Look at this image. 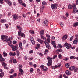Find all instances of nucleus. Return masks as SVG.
I'll return each instance as SVG.
<instances>
[{
    "label": "nucleus",
    "mask_w": 78,
    "mask_h": 78,
    "mask_svg": "<svg viewBox=\"0 0 78 78\" xmlns=\"http://www.w3.org/2000/svg\"><path fill=\"white\" fill-rule=\"evenodd\" d=\"M57 57V55H55L52 58L48 57H47V59L48 60V62L47 63V66L48 67H50L51 65H52V59H55V58Z\"/></svg>",
    "instance_id": "obj_1"
},
{
    "label": "nucleus",
    "mask_w": 78,
    "mask_h": 78,
    "mask_svg": "<svg viewBox=\"0 0 78 78\" xmlns=\"http://www.w3.org/2000/svg\"><path fill=\"white\" fill-rule=\"evenodd\" d=\"M1 39L2 41L4 42V41H6V42H8V41H9L10 38H8V36L6 35H2L1 36Z\"/></svg>",
    "instance_id": "obj_2"
},
{
    "label": "nucleus",
    "mask_w": 78,
    "mask_h": 78,
    "mask_svg": "<svg viewBox=\"0 0 78 78\" xmlns=\"http://www.w3.org/2000/svg\"><path fill=\"white\" fill-rule=\"evenodd\" d=\"M11 47L13 51H16L18 50V45L17 44H16L15 46L12 45Z\"/></svg>",
    "instance_id": "obj_3"
},
{
    "label": "nucleus",
    "mask_w": 78,
    "mask_h": 78,
    "mask_svg": "<svg viewBox=\"0 0 78 78\" xmlns=\"http://www.w3.org/2000/svg\"><path fill=\"white\" fill-rule=\"evenodd\" d=\"M40 67L42 70H43V71H44V72H46V71L47 70V69H48L47 67L44 66L43 65H41Z\"/></svg>",
    "instance_id": "obj_4"
},
{
    "label": "nucleus",
    "mask_w": 78,
    "mask_h": 78,
    "mask_svg": "<svg viewBox=\"0 0 78 78\" xmlns=\"http://www.w3.org/2000/svg\"><path fill=\"white\" fill-rule=\"evenodd\" d=\"M51 6L53 9H56L58 8V4H53L51 5Z\"/></svg>",
    "instance_id": "obj_5"
},
{
    "label": "nucleus",
    "mask_w": 78,
    "mask_h": 78,
    "mask_svg": "<svg viewBox=\"0 0 78 78\" xmlns=\"http://www.w3.org/2000/svg\"><path fill=\"white\" fill-rule=\"evenodd\" d=\"M44 22L43 23V25H48V20H47V19H45L44 20Z\"/></svg>",
    "instance_id": "obj_6"
},
{
    "label": "nucleus",
    "mask_w": 78,
    "mask_h": 78,
    "mask_svg": "<svg viewBox=\"0 0 78 78\" xmlns=\"http://www.w3.org/2000/svg\"><path fill=\"white\" fill-rule=\"evenodd\" d=\"M44 44H45L47 48H48V49H50L51 48H50L49 43L47 42V41H44Z\"/></svg>",
    "instance_id": "obj_7"
},
{
    "label": "nucleus",
    "mask_w": 78,
    "mask_h": 78,
    "mask_svg": "<svg viewBox=\"0 0 78 78\" xmlns=\"http://www.w3.org/2000/svg\"><path fill=\"white\" fill-rule=\"evenodd\" d=\"M77 8L76 7H74L73 8V14H75L77 12Z\"/></svg>",
    "instance_id": "obj_8"
},
{
    "label": "nucleus",
    "mask_w": 78,
    "mask_h": 78,
    "mask_svg": "<svg viewBox=\"0 0 78 78\" xmlns=\"http://www.w3.org/2000/svg\"><path fill=\"white\" fill-rule=\"evenodd\" d=\"M16 52H14L13 53L12 52L9 53V55L11 56H16Z\"/></svg>",
    "instance_id": "obj_9"
},
{
    "label": "nucleus",
    "mask_w": 78,
    "mask_h": 78,
    "mask_svg": "<svg viewBox=\"0 0 78 78\" xmlns=\"http://www.w3.org/2000/svg\"><path fill=\"white\" fill-rule=\"evenodd\" d=\"M13 17L14 20H16L18 19V16L16 14H14L13 15Z\"/></svg>",
    "instance_id": "obj_10"
},
{
    "label": "nucleus",
    "mask_w": 78,
    "mask_h": 78,
    "mask_svg": "<svg viewBox=\"0 0 78 78\" xmlns=\"http://www.w3.org/2000/svg\"><path fill=\"white\" fill-rule=\"evenodd\" d=\"M78 40L77 38H76L73 41L74 44H76L78 43Z\"/></svg>",
    "instance_id": "obj_11"
},
{
    "label": "nucleus",
    "mask_w": 78,
    "mask_h": 78,
    "mask_svg": "<svg viewBox=\"0 0 78 78\" xmlns=\"http://www.w3.org/2000/svg\"><path fill=\"white\" fill-rule=\"evenodd\" d=\"M5 2H7L8 3V5H9V6H11L12 3L11 1H9L8 0H5Z\"/></svg>",
    "instance_id": "obj_12"
},
{
    "label": "nucleus",
    "mask_w": 78,
    "mask_h": 78,
    "mask_svg": "<svg viewBox=\"0 0 78 78\" xmlns=\"http://www.w3.org/2000/svg\"><path fill=\"white\" fill-rule=\"evenodd\" d=\"M65 73L66 75H71V73L68 70H67L65 72Z\"/></svg>",
    "instance_id": "obj_13"
},
{
    "label": "nucleus",
    "mask_w": 78,
    "mask_h": 78,
    "mask_svg": "<svg viewBox=\"0 0 78 78\" xmlns=\"http://www.w3.org/2000/svg\"><path fill=\"white\" fill-rule=\"evenodd\" d=\"M78 22H77L74 23V24L73 25V26L74 27H76L78 26Z\"/></svg>",
    "instance_id": "obj_14"
},
{
    "label": "nucleus",
    "mask_w": 78,
    "mask_h": 78,
    "mask_svg": "<svg viewBox=\"0 0 78 78\" xmlns=\"http://www.w3.org/2000/svg\"><path fill=\"white\" fill-rule=\"evenodd\" d=\"M16 55L18 57L20 56V52L19 50L16 51Z\"/></svg>",
    "instance_id": "obj_15"
},
{
    "label": "nucleus",
    "mask_w": 78,
    "mask_h": 78,
    "mask_svg": "<svg viewBox=\"0 0 78 78\" xmlns=\"http://www.w3.org/2000/svg\"><path fill=\"white\" fill-rule=\"evenodd\" d=\"M3 76H4V72H2L0 73V77L2 78V77H3Z\"/></svg>",
    "instance_id": "obj_16"
},
{
    "label": "nucleus",
    "mask_w": 78,
    "mask_h": 78,
    "mask_svg": "<svg viewBox=\"0 0 78 78\" xmlns=\"http://www.w3.org/2000/svg\"><path fill=\"white\" fill-rule=\"evenodd\" d=\"M41 39H42L43 40H46V38L43 35H41Z\"/></svg>",
    "instance_id": "obj_17"
},
{
    "label": "nucleus",
    "mask_w": 78,
    "mask_h": 78,
    "mask_svg": "<svg viewBox=\"0 0 78 78\" xmlns=\"http://www.w3.org/2000/svg\"><path fill=\"white\" fill-rule=\"evenodd\" d=\"M8 42H9L8 43V45L9 46H11V41H10V39L9 41H8Z\"/></svg>",
    "instance_id": "obj_18"
},
{
    "label": "nucleus",
    "mask_w": 78,
    "mask_h": 78,
    "mask_svg": "<svg viewBox=\"0 0 78 78\" xmlns=\"http://www.w3.org/2000/svg\"><path fill=\"white\" fill-rule=\"evenodd\" d=\"M72 47V46H71V45L69 44L66 46L67 49H70V48H71Z\"/></svg>",
    "instance_id": "obj_19"
},
{
    "label": "nucleus",
    "mask_w": 78,
    "mask_h": 78,
    "mask_svg": "<svg viewBox=\"0 0 78 78\" xmlns=\"http://www.w3.org/2000/svg\"><path fill=\"white\" fill-rule=\"evenodd\" d=\"M6 20L5 19H2L1 20V22L2 23H4L5 22H6Z\"/></svg>",
    "instance_id": "obj_20"
},
{
    "label": "nucleus",
    "mask_w": 78,
    "mask_h": 78,
    "mask_svg": "<svg viewBox=\"0 0 78 78\" xmlns=\"http://www.w3.org/2000/svg\"><path fill=\"white\" fill-rule=\"evenodd\" d=\"M44 30L41 31L40 32V34L41 36H43L44 35Z\"/></svg>",
    "instance_id": "obj_21"
},
{
    "label": "nucleus",
    "mask_w": 78,
    "mask_h": 78,
    "mask_svg": "<svg viewBox=\"0 0 78 78\" xmlns=\"http://www.w3.org/2000/svg\"><path fill=\"white\" fill-rule=\"evenodd\" d=\"M69 66H70V64H69V63H66L65 64V66L67 68H69Z\"/></svg>",
    "instance_id": "obj_22"
},
{
    "label": "nucleus",
    "mask_w": 78,
    "mask_h": 78,
    "mask_svg": "<svg viewBox=\"0 0 78 78\" xmlns=\"http://www.w3.org/2000/svg\"><path fill=\"white\" fill-rule=\"evenodd\" d=\"M72 5L69 4L68 5L69 9H72Z\"/></svg>",
    "instance_id": "obj_23"
},
{
    "label": "nucleus",
    "mask_w": 78,
    "mask_h": 78,
    "mask_svg": "<svg viewBox=\"0 0 78 78\" xmlns=\"http://www.w3.org/2000/svg\"><path fill=\"white\" fill-rule=\"evenodd\" d=\"M58 56L59 59H61V58H62V56L61 54H58Z\"/></svg>",
    "instance_id": "obj_24"
},
{
    "label": "nucleus",
    "mask_w": 78,
    "mask_h": 78,
    "mask_svg": "<svg viewBox=\"0 0 78 78\" xmlns=\"http://www.w3.org/2000/svg\"><path fill=\"white\" fill-rule=\"evenodd\" d=\"M5 61V58H3L2 57H1L0 58V61L2 62V61Z\"/></svg>",
    "instance_id": "obj_25"
},
{
    "label": "nucleus",
    "mask_w": 78,
    "mask_h": 78,
    "mask_svg": "<svg viewBox=\"0 0 78 78\" xmlns=\"http://www.w3.org/2000/svg\"><path fill=\"white\" fill-rule=\"evenodd\" d=\"M22 42H20L19 43V47H22Z\"/></svg>",
    "instance_id": "obj_26"
},
{
    "label": "nucleus",
    "mask_w": 78,
    "mask_h": 78,
    "mask_svg": "<svg viewBox=\"0 0 78 78\" xmlns=\"http://www.w3.org/2000/svg\"><path fill=\"white\" fill-rule=\"evenodd\" d=\"M20 36L23 37H25V34H24V33H21Z\"/></svg>",
    "instance_id": "obj_27"
},
{
    "label": "nucleus",
    "mask_w": 78,
    "mask_h": 78,
    "mask_svg": "<svg viewBox=\"0 0 78 78\" xmlns=\"http://www.w3.org/2000/svg\"><path fill=\"white\" fill-rule=\"evenodd\" d=\"M3 55L4 56H8V54H7L5 52H4L3 53Z\"/></svg>",
    "instance_id": "obj_28"
},
{
    "label": "nucleus",
    "mask_w": 78,
    "mask_h": 78,
    "mask_svg": "<svg viewBox=\"0 0 78 78\" xmlns=\"http://www.w3.org/2000/svg\"><path fill=\"white\" fill-rule=\"evenodd\" d=\"M21 34V31H19L18 32V36H20Z\"/></svg>",
    "instance_id": "obj_29"
},
{
    "label": "nucleus",
    "mask_w": 78,
    "mask_h": 78,
    "mask_svg": "<svg viewBox=\"0 0 78 78\" xmlns=\"http://www.w3.org/2000/svg\"><path fill=\"white\" fill-rule=\"evenodd\" d=\"M57 51H58L59 52H60L61 53V52H62V50L61 49H57Z\"/></svg>",
    "instance_id": "obj_30"
},
{
    "label": "nucleus",
    "mask_w": 78,
    "mask_h": 78,
    "mask_svg": "<svg viewBox=\"0 0 78 78\" xmlns=\"http://www.w3.org/2000/svg\"><path fill=\"white\" fill-rule=\"evenodd\" d=\"M75 58H76V57L73 56H71L70 57V59H75Z\"/></svg>",
    "instance_id": "obj_31"
},
{
    "label": "nucleus",
    "mask_w": 78,
    "mask_h": 78,
    "mask_svg": "<svg viewBox=\"0 0 78 78\" xmlns=\"http://www.w3.org/2000/svg\"><path fill=\"white\" fill-rule=\"evenodd\" d=\"M60 24L61 27H64V23H62V22H60Z\"/></svg>",
    "instance_id": "obj_32"
},
{
    "label": "nucleus",
    "mask_w": 78,
    "mask_h": 78,
    "mask_svg": "<svg viewBox=\"0 0 78 78\" xmlns=\"http://www.w3.org/2000/svg\"><path fill=\"white\" fill-rule=\"evenodd\" d=\"M51 42L52 45H55V41H51Z\"/></svg>",
    "instance_id": "obj_33"
},
{
    "label": "nucleus",
    "mask_w": 78,
    "mask_h": 78,
    "mask_svg": "<svg viewBox=\"0 0 78 78\" xmlns=\"http://www.w3.org/2000/svg\"><path fill=\"white\" fill-rule=\"evenodd\" d=\"M29 33H31L32 34H34V31H32L31 30H30L29 31Z\"/></svg>",
    "instance_id": "obj_34"
},
{
    "label": "nucleus",
    "mask_w": 78,
    "mask_h": 78,
    "mask_svg": "<svg viewBox=\"0 0 78 78\" xmlns=\"http://www.w3.org/2000/svg\"><path fill=\"white\" fill-rule=\"evenodd\" d=\"M31 42L33 45H35V41H34V40L32 41Z\"/></svg>",
    "instance_id": "obj_35"
},
{
    "label": "nucleus",
    "mask_w": 78,
    "mask_h": 78,
    "mask_svg": "<svg viewBox=\"0 0 78 78\" xmlns=\"http://www.w3.org/2000/svg\"><path fill=\"white\" fill-rule=\"evenodd\" d=\"M2 66H6L7 65V64H6L4 62H2Z\"/></svg>",
    "instance_id": "obj_36"
},
{
    "label": "nucleus",
    "mask_w": 78,
    "mask_h": 78,
    "mask_svg": "<svg viewBox=\"0 0 78 78\" xmlns=\"http://www.w3.org/2000/svg\"><path fill=\"white\" fill-rule=\"evenodd\" d=\"M69 44L67 43H65L64 45L65 47H67Z\"/></svg>",
    "instance_id": "obj_37"
},
{
    "label": "nucleus",
    "mask_w": 78,
    "mask_h": 78,
    "mask_svg": "<svg viewBox=\"0 0 78 78\" xmlns=\"http://www.w3.org/2000/svg\"><path fill=\"white\" fill-rule=\"evenodd\" d=\"M17 28H18V29L19 30H22V27L19 26H17Z\"/></svg>",
    "instance_id": "obj_38"
},
{
    "label": "nucleus",
    "mask_w": 78,
    "mask_h": 78,
    "mask_svg": "<svg viewBox=\"0 0 78 78\" xmlns=\"http://www.w3.org/2000/svg\"><path fill=\"white\" fill-rule=\"evenodd\" d=\"M42 4L43 5H47V3L45 1L42 2Z\"/></svg>",
    "instance_id": "obj_39"
},
{
    "label": "nucleus",
    "mask_w": 78,
    "mask_h": 78,
    "mask_svg": "<svg viewBox=\"0 0 78 78\" xmlns=\"http://www.w3.org/2000/svg\"><path fill=\"white\" fill-rule=\"evenodd\" d=\"M23 72H20L19 73V75H23Z\"/></svg>",
    "instance_id": "obj_40"
},
{
    "label": "nucleus",
    "mask_w": 78,
    "mask_h": 78,
    "mask_svg": "<svg viewBox=\"0 0 78 78\" xmlns=\"http://www.w3.org/2000/svg\"><path fill=\"white\" fill-rule=\"evenodd\" d=\"M78 68H75L74 69V72H77V71H78Z\"/></svg>",
    "instance_id": "obj_41"
},
{
    "label": "nucleus",
    "mask_w": 78,
    "mask_h": 78,
    "mask_svg": "<svg viewBox=\"0 0 78 78\" xmlns=\"http://www.w3.org/2000/svg\"><path fill=\"white\" fill-rule=\"evenodd\" d=\"M9 73H14V70L12 69L11 71L9 72Z\"/></svg>",
    "instance_id": "obj_42"
},
{
    "label": "nucleus",
    "mask_w": 78,
    "mask_h": 78,
    "mask_svg": "<svg viewBox=\"0 0 78 78\" xmlns=\"http://www.w3.org/2000/svg\"><path fill=\"white\" fill-rule=\"evenodd\" d=\"M13 62L14 64H16V63H17V61H16V59L13 60Z\"/></svg>",
    "instance_id": "obj_43"
},
{
    "label": "nucleus",
    "mask_w": 78,
    "mask_h": 78,
    "mask_svg": "<svg viewBox=\"0 0 78 78\" xmlns=\"http://www.w3.org/2000/svg\"><path fill=\"white\" fill-rule=\"evenodd\" d=\"M30 73H31V72H33V68H31L30 69Z\"/></svg>",
    "instance_id": "obj_44"
},
{
    "label": "nucleus",
    "mask_w": 78,
    "mask_h": 78,
    "mask_svg": "<svg viewBox=\"0 0 78 78\" xmlns=\"http://www.w3.org/2000/svg\"><path fill=\"white\" fill-rule=\"evenodd\" d=\"M46 36L47 37H48V38H50V36L48 34H46Z\"/></svg>",
    "instance_id": "obj_45"
},
{
    "label": "nucleus",
    "mask_w": 78,
    "mask_h": 78,
    "mask_svg": "<svg viewBox=\"0 0 78 78\" xmlns=\"http://www.w3.org/2000/svg\"><path fill=\"white\" fill-rule=\"evenodd\" d=\"M66 15L67 17H69V13H66Z\"/></svg>",
    "instance_id": "obj_46"
},
{
    "label": "nucleus",
    "mask_w": 78,
    "mask_h": 78,
    "mask_svg": "<svg viewBox=\"0 0 78 78\" xmlns=\"http://www.w3.org/2000/svg\"><path fill=\"white\" fill-rule=\"evenodd\" d=\"M12 60L11 59L9 61V63H12Z\"/></svg>",
    "instance_id": "obj_47"
},
{
    "label": "nucleus",
    "mask_w": 78,
    "mask_h": 78,
    "mask_svg": "<svg viewBox=\"0 0 78 78\" xmlns=\"http://www.w3.org/2000/svg\"><path fill=\"white\" fill-rule=\"evenodd\" d=\"M33 53V50H31V51H29V53L30 54V53Z\"/></svg>",
    "instance_id": "obj_48"
},
{
    "label": "nucleus",
    "mask_w": 78,
    "mask_h": 78,
    "mask_svg": "<svg viewBox=\"0 0 78 78\" xmlns=\"http://www.w3.org/2000/svg\"><path fill=\"white\" fill-rule=\"evenodd\" d=\"M58 46L59 48H62V47L61 44H58Z\"/></svg>",
    "instance_id": "obj_49"
},
{
    "label": "nucleus",
    "mask_w": 78,
    "mask_h": 78,
    "mask_svg": "<svg viewBox=\"0 0 78 78\" xmlns=\"http://www.w3.org/2000/svg\"><path fill=\"white\" fill-rule=\"evenodd\" d=\"M22 65H19V68H20V69H22Z\"/></svg>",
    "instance_id": "obj_50"
},
{
    "label": "nucleus",
    "mask_w": 78,
    "mask_h": 78,
    "mask_svg": "<svg viewBox=\"0 0 78 78\" xmlns=\"http://www.w3.org/2000/svg\"><path fill=\"white\" fill-rule=\"evenodd\" d=\"M19 70L20 72H23V70H22V69H19Z\"/></svg>",
    "instance_id": "obj_51"
},
{
    "label": "nucleus",
    "mask_w": 78,
    "mask_h": 78,
    "mask_svg": "<svg viewBox=\"0 0 78 78\" xmlns=\"http://www.w3.org/2000/svg\"><path fill=\"white\" fill-rule=\"evenodd\" d=\"M75 7H76V5L75 4H73L72 5L73 8H75Z\"/></svg>",
    "instance_id": "obj_52"
},
{
    "label": "nucleus",
    "mask_w": 78,
    "mask_h": 78,
    "mask_svg": "<svg viewBox=\"0 0 78 78\" xmlns=\"http://www.w3.org/2000/svg\"><path fill=\"white\" fill-rule=\"evenodd\" d=\"M22 16L24 18H25V17H26V15L25 14H23Z\"/></svg>",
    "instance_id": "obj_53"
},
{
    "label": "nucleus",
    "mask_w": 78,
    "mask_h": 78,
    "mask_svg": "<svg viewBox=\"0 0 78 78\" xmlns=\"http://www.w3.org/2000/svg\"><path fill=\"white\" fill-rule=\"evenodd\" d=\"M16 43H17V41H13V44H16Z\"/></svg>",
    "instance_id": "obj_54"
},
{
    "label": "nucleus",
    "mask_w": 78,
    "mask_h": 78,
    "mask_svg": "<svg viewBox=\"0 0 78 78\" xmlns=\"http://www.w3.org/2000/svg\"><path fill=\"white\" fill-rule=\"evenodd\" d=\"M30 39L31 41H34V39H33V37H30Z\"/></svg>",
    "instance_id": "obj_55"
},
{
    "label": "nucleus",
    "mask_w": 78,
    "mask_h": 78,
    "mask_svg": "<svg viewBox=\"0 0 78 78\" xmlns=\"http://www.w3.org/2000/svg\"><path fill=\"white\" fill-rule=\"evenodd\" d=\"M72 68H72V66L69 67V70H70V71H72V70H72Z\"/></svg>",
    "instance_id": "obj_56"
},
{
    "label": "nucleus",
    "mask_w": 78,
    "mask_h": 78,
    "mask_svg": "<svg viewBox=\"0 0 78 78\" xmlns=\"http://www.w3.org/2000/svg\"><path fill=\"white\" fill-rule=\"evenodd\" d=\"M61 64L60 63V64H58V65H57V66H58V67H61Z\"/></svg>",
    "instance_id": "obj_57"
},
{
    "label": "nucleus",
    "mask_w": 78,
    "mask_h": 78,
    "mask_svg": "<svg viewBox=\"0 0 78 78\" xmlns=\"http://www.w3.org/2000/svg\"><path fill=\"white\" fill-rule=\"evenodd\" d=\"M22 5L23 6H24V7H25V6H26V5L25 4V3H23L22 4Z\"/></svg>",
    "instance_id": "obj_58"
},
{
    "label": "nucleus",
    "mask_w": 78,
    "mask_h": 78,
    "mask_svg": "<svg viewBox=\"0 0 78 78\" xmlns=\"http://www.w3.org/2000/svg\"><path fill=\"white\" fill-rule=\"evenodd\" d=\"M73 36H72L70 38V41H72V39L73 38Z\"/></svg>",
    "instance_id": "obj_59"
},
{
    "label": "nucleus",
    "mask_w": 78,
    "mask_h": 78,
    "mask_svg": "<svg viewBox=\"0 0 78 78\" xmlns=\"http://www.w3.org/2000/svg\"><path fill=\"white\" fill-rule=\"evenodd\" d=\"M47 41L49 42H50V38H47Z\"/></svg>",
    "instance_id": "obj_60"
},
{
    "label": "nucleus",
    "mask_w": 78,
    "mask_h": 78,
    "mask_svg": "<svg viewBox=\"0 0 78 78\" xmlns=\"http://www.w3.org/2000/svg\"><path fill=\"white\" fill-rule=\"evenodd\" d=\"M18 1L20 2V3H22V0H18Z\"/></svg>",
    "instance_id": "obj_61"
},
{
    "label": "nucleus",
    "mask_w": 78,
    "mask_h": 78,
    "mask_svg": "<svg viewBox=\"0 0 78 78\" xmlns=\"http://www.w3.org/2000/svg\"><path fill=\"white\" fill-rule=\"evenodd\" d=\"M44 7H45V6H44V5H43L42 6V7L41 9H42V10H44Z\"/></svg>",
    "instance_id": "obj_62"
},
{
    "label": "nucleus",
    "mask_w": 78,
    "mask_h": 78,
    "mask_svg": "<svg viewBox=\"0 0 78 78\" xmlns=\"http://www.w3.org/2000/svg\"><path fill=\"white\" fill-rule=\"evenodd\" d=\"M10 78H14V76L12 75L10 76Z\"/></svg>",
    "instance_id": "obj_63"
},
{
    "label": "nucleus",
    "mask_w": 78,
    "mask_h": 78,
    "mask_svg": "<svg viewBox=\"0 0 78 78\" xmlns=\"http://www.w3.org/2000/svg\"><path fill=\"white\" fill-rule=\"evenodd\" d=\"M76 5H78V0H76Z\"/></svg>",
    "instance_id": "obj_64"
}]
</instances>
